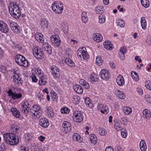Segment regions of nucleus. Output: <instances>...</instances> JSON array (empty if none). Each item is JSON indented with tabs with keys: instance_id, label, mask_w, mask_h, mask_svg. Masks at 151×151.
I'll list each match as a JSON object with an SVG mask.
<instances>
[{
	"instance_id": "1",
	"label": "nucleus",
	"mask_w": 151,
	"mask_h": 151,
	"mask_svg": "<svg viewBox=\"0 0 151 151\" xmlns=\"http://www.w3.org/2000/svg\"><path fill=\"white\" fill-rule=\"evenodd\" d=\"M4 140L8 145H14L19 142L18 137L14 133H5L3 134Z\"/></svg>"
},
{
	"instance_id": "2",
	"label": "nucleus",
	"mask_w": 151,
	"mask_h": 151,
	"mask_svg": "<svg viewBox=\"0 0 151 151\" xmlns=\"http://www.w3.org/2000/svg\"><path fill=\"white\" fill-rule=\"evenodd\" d=\"M9 9L10 14L14 18L17 19L21 16V11L19 6L16 3L10 2L9 5Z\"/></svg>"
},
{
	"instance_id": "3",
	"label": "nucleus",
	"mask_w": 151,
	"mask_h": 151,
	"mask_svg": "<svg viewBox=\"0 0 151 151\" xmlns=\"http://www.w3.org/2000/svg\"><path fill=\"white\" fill-rule=\"evenodd\" d=\"M33 101L29 99H24L20 103V109L24 114L27 115L28 113L29 110L27 109L31 108L33 105Z\"/></svg>"
},
{
	"instance_id": "4",
	"label": "nucleus",
	"mask_w": 151,
	"mask_h": 151,
	"mask_svg": "<svg viewBox=\"0 0 151 151\" xmlns=\"http://www.w3.org/2000/svg\"><path fill=\"white\" fill-rule=\"evenodd\" d=\"M42 111L40 106L38 105L33 104L29 110L30 114L35 118L39 119L42 115Z\"/></svg>"
},
{
	"instance_id": "5",
	"label": "nucleus",
	"mask_w": 151,
	"mask_h": 151,
	"mask_svg": "<svg viewBox=\"0 0 151 151\" xmlns=\"http://www.w3.org/2000/svg\"><path fill=\"white\" fill-rule=\"evenodd\" d=\"M35 73L37 74V76L39 78L38 84L40 86L46 84L47 82V75L40 69L35 71Z\"/></svg>"
},
{
	"instance_id": "6",
	"label": "nucleus",
	"mask_w": 151,
	"mask_h": 151,
	"mask_svg": "<svg viewBox=\"0 0 151 151\" xmlns=\"http://www.w3.org/2000/svg\"><path fill=\"white\" fill-rule=\"evenodd\" d=\"M16 63L19 65L25 67L28 66V62L23 56L17 54L15 57Z\"/></svg>"
},
{
	"instance_id": "7",
	"label": "nucleus",
	"mask_w": 151,
	"mask_h": 151,
	"mask_svg": "<svg viewBox=\"0 0 151 151\" xmlns=\"http://www.w3.org/2000/svg\"><path fill=\"white\" fill-rule=\"evenodd\" d=\"M77 55L81 60H86L89 58V55L84 47H80L77 51Z\"/></svg>"
},
{
	"instance_id": "8",
	"label": "nucleus",
	"mask_w": 151,
	"mask_h": 151,
	"mask_svg": "<svg viewBox=\"0 0 151 151\" xmlns=\"http://www.w3.org/2000/svg\"><path fill=\"white\" fill-rule=\"evenodd\" d=\"M63 4L60 2H55L52 4V10L55 13H61L63 10Z\"/></svg>"
},
{
	"instance_id": "9",
	"label": "nucleus",
	"mask_w": 151,
	"mask_h": 151,
	"mask_svg": "<svg viewBox=\"0 0 151 151\" xmlns=\"http://www.w3.org/2000/svg\"><path fill=\"white\" fill-rule=\"evenodd\" d=\"M72 117L75 122H81L83 120V115L81 111L76 110L73 111Z\"/></svg>"
},
{
	"instance_id": "10",
	"label": "nucleus",
	"mask_w": 151,
	"mask_h": 151,
	"mask_svg": "<svg viewBox=\"0 0 151 151\" xmlns=\"http://www.w3.org/2000/svg\"><path fill=\"white\" fill-rule=\"evenodd\" d=\"M33 54L34 57L37 59H41L44 57V53L42 49H40L37 47H35L32 50Z\"/></svg>"
},
{
	"instance_id": "11",
	"label": "nucleus",
	"mask_w": 151,
	"mask_h": 151,
	"mask_svg": "<svg viewBox=\"0 0 151 151\" xmlns=\"http://www.w3.org/2000/svg\"><path fill=\"white\" fill-rule=\"evenodd\" d=\"M50 72L54 79H58L60 76V73L58 68L55 65H52L50 68Z\"/></svg>"
},
{
	"instance_id": "12",
	"label": "nucleus",
	"mask_w": 151,
	"mask_h": 151,
	"mask_svg": "<svg viewBox=\"0 0 151 151\" xmlns=\"http://www.w3.org/2000/svg\"><path fill=\"white\" fill-rule=\"evenodd\" d=\"M50 40L52 44L56 47H59L61 44L60 38L57 35H53L50 37Z\"/></svg>"
},
{
	"instance_id": "13",
	"label": "nucleus",
	"mask_w": 151,
	"mask_h": 151,
	"mask_svg": "<svg viewBox=\"0 0 151 151\" xmlns=\"http://www.w3.org/2000/svg\"><path fill=\"white\" fill-rule=\"evenodd\" d=\"M7 93L9 97L13 100L20 99L22 96V95L21 93H17L16 92H13L11 89L9 90Z\"/></svg>"
},
{
	"instance_id": "14",
	"label": "nucleus",
	"mask_w": 151,
	"mask_h": 151,
	"mask_svg": "<svg viewBox=\"0 0 151 151\" xmlns=\"http://www.w3.org/2000/svg\"><path fill=\"white\" fill-rule=\"evenodd\" d=\"M62 129L63 132L65 133L70 132L71 129L70 124L68 122L64 121L62 124Z\"/></svg>"
},
{
	"instance_id": "15",
	"label": "nucleus",
	"mask_w": 151,
	"mask_h": 151,
	"mask_svg": "<svg viewBox=\"0 0 151 151\" xmlns=\"http://www.w3.org/2000/svg\"><path fill=\"white\" fill-rule=\"evenodd\" d=\"M99 76L103 80H108L110 78V74L109 72L105 69H103L101 71Z\"/></svg>"
},
{
	"instance_id": "16",
	"label": "nucleus",
	"mask_w": 151,
	"mask_h": 151,
	"mask_svg": "<svg viewBox=\"0 0 151 151\" xmlns=\"http://www.w3.org/2000/svg\"><path fill=\"white\" fill-rule=\"evenodd\" d=\"M46 115L50 118L53 117L55 115V113L53 111L52 108L50 106H47L45 110Z\"/></svg>"
},
{
	"instance_id": "17",
	"label": "nucleus",
	"mask_w": 151,
	"mask_h": 151,
	"mask_svg": "<svg viewBox=\"0 0 151 151\" xmlns=\"http://www.w3.org/2000/svg\"><path fill=\"white\" fill-rule=\"evenodd\" d=\"M0 30L4 33H7L9 31L8 27L6 24L1 21H0Z\"/></svg>"
},
{
	"instance_id": "18",
	"label": "nucleus",
	"mask_w": 151,
	"mask_h": 151,
	"mask_svg": "<svg viewBox=\"0 0 151 151\" xmlns=\"http://www.w3.org/2000/svg\"><path fill=\"white\" fill-rule=\"evenodd\" d=\"M39 124L41 127L45 128L48 127L49 124L47 119L45 118L40 119Z\"/></svg>"
},
{
	"instance_id": "19",
	"label": "nucleus",
	"mask_w": 151,
	"mask_h": 151,
	"mask_svg": "<svg viewBox=\"0 0 151 151\" xmlns=\"http://www.w3.org/2000/svg\"><path fill=\"white\" fill-rule=\"evenodd\" d=\"M42 47L44 50L47 52L49 55H51L52 53V48L51 45L48 43H44L42 45Z\"/></svg>"
},
{
	"instance_id": "20",
	"label": "nucleus",
	"mask_w": 151,
	"mask_h": 151,
	"mask_svg": "<svg viewBox=\"0 0 151 151\" xmlns=\"http://www.w3.org/2000/svg\"><path fill=\"white\" fill-rule=\"evenodd\" d=\"M40 68H34L32 70V74L30 76V78H31L32 81L34 82H37L38 81V79L37 78L36 76H37V74L35 73V71H36L38 69H40Z\"/></svg>"
},
{
	"instance_id": "21",
	"label": "nucleus",
	"mask_w": 151,
	"mask_h": 151,
	"mask_svg": "<svg viewBox=\"0 0 151 151\" xmlns=\"http://www.w3.org/2000/svg\"><path fill=\"white\" fill-rule=\"evenodd\" d=\"M116 81L118 85L120 86H122L124 84V81L123 76L119 75L116 78Z\"/></svg>"
},
{
	"instance_id": "22",
	"label": "nucleus",
	"mask_w": 151,
	"mask_h": 151,
	"mask_svg": "<svg viewBox=\"0 0 151 151\" xmlns=\"http://www.w3.org/2000/svg\"><path fill=\"white\" fill-rule=\"evenodd\" d=\"M93 40L97 42H100L103 39V37L102 35L99 33H95L93 36Z\"/></svg>"
},
{
	"instance_id": "23",
	"label": "nucleus",
	"mask_w": 151,
	"mask_h": 151,
	"mask_svg": "<svg viewBox=\"0 0 151 151\" xmlns=\"http://www.w3.org/2000/svg\"><path fill=\"white\" fill-rule=\"evenodd\" d=\"M35 38L38 42L43 43L44 41V38L42 35L41 33L37 32L35 35Z\"/></svg>"
},
{
	"instance_id": "24",
	"label": "nucleus",
	"mask_w": 151,
	"mask_h": 151,
	"mask_svg": "<svg viewBox=\"0 0 151 151\" xmlns=\"http://www.w3.org/2000/svg\"><path fill=\"white\" fill-rule=\"evenodd\" d=\"M10 111L13 115L16 118H18L20 116V114L19 110L16 108L12 107L10 109Z\"/></svg>"
},
{
	"instance_id": "25",
	"label": "nucleus",
	"mask_w": 151,
	"mask_h": 151,
	"mask_svg": "<svg viewBox=\"0 0 151 151\" xmlns=\"http://www.w3.org/2000/svg\"><path fill=\"white\" fill-rule=\"evenodd\" d=\"M73 88L75 91L78 93L81 94L83 91L82 87L78 84L74 85L73 86Z\"/></svg>"
},
{
	"instance_id": "26",
	"label": "nucleus",
	"mask_w": 151,
	"mask_h": 151,
	"mask_svg": "<svg viewBox=\"0 0 151 151\" xmlns=\"http://www.w3.org/2000/svg\"><path fill=\"white\" fill-rule=\"evenodd\" d=\"M104 47L107 49L111 50L113 48V44L110 41L104 42L103 43Z\"/></svg>"
},
{
	"instance_id": "27",
	"label": "nucleus",
	"mask_w": 151,
	"mask_h": 151,
	"mask_svg": "<svg viewBox=\"0 0 151 151\" xmlns=\"http://www.w3.org/2000/svg\"><path fill=\"white\" fill-rule=\"evenodd\" d=\"M48 22L45 19H40V25L43 28H47L48 25Z\"/></svg>"
},
{
	"instance_id": "28",
	"label": "nucleus",
	"mask_w": 151,
	"mask_h": 151,
	"mask_svg": "<svg viewBox=\"0 0 151 151\" xmlns=\"http://www.w3.org/2000/svg\"><path fill=\"white\" fill-rule=\"evenodd\" d=\"M81 18L82 20L83 23H86L88 22V18L86 12H82Z\"/></svg>"
},
{
	"instance_id": "29",
	"label": "nucleus",
	"mask_w": 151,
	"mask_h": 151,
	"mask_svg": "<svg viewBox=\"0 0 151 151\" xmlns=\"http://www.w3.org/2000/svg\"><path fill=\"white\" fill-rule=\"evenodd\" d=\"M143 114L144 117L147 119H149L151 117V114L150 111L147 109H145L143 111Z\"/></svg>"
},
{
	"instance_id": "30",
	"label": "nucleus",
	"mask_w": 151,
	"mask_h": 151,
	"mask_svg": "<svg viewBox=\"0 0 151 151\" xmlns=\"http://www.w3.org/2000/svg\"><path fill=\"white\" fill-rule=\"evenodd\" d=\"M139 147L142 151H146L147 149V146L144 140H141L140 142Z\"/></svg>"
},
{
	"instance_id": "31",
	"label": "nucleus",
	"mask_w": 151,
	"mask_h": 151,
	"mask_svg": "<svg viewBox=\"0 0 151 151\" xmlns=\"http://www.w3.org/2000/svg\"><path fill=\"white\" fill-rule=\"evenodd\" d=\"M89 79L90 81L92 83L98 81L97 75L94 73H92L90 76Z\"/></svg>"
},
{
	"instance_id": "32",
	"label": "nucleus",
	"mask_w": 151,
	"mask_h": 151,
	"mask_svg": "<svg viewBox=\"0 0 151 151\" xmlns=\"http://www.w3.org/2000/svg\"><path fill=\"white\" fill-rule=\"evenodd\" d=\"M123 111L124 113L126 115H129L132 111V109L130 107L128 106H124L123 108Z\"/></svg>"
},
{
	"instance_id": "33",
	"label": "nucleus",
	"mask_w": 151,
	"mask_h": 151,
	"mask_svg": "<svg viewBox=\"0 0 151 151\" xmlns=\"http://www.w3.org/2000/svg\"><path fill=\"white\" fill-rule=\"evenodd\" d=\"M79 83L81 85L83 86L86 89H88L90 88L89 84L86 82L83 79H81L79 81Z\"/></svg>"
},
{
	"instance_id": "34",
	"label": "nucleus",
	"mask_w": 151,
	"mask_h": 151,
	"mask_svg": "<svg viewBox=\"0 0 151 151\" xmlns=\"http://www.w3.org/2000/svg\"><path fill=\"white\" fill-rule=\"evenodd\" d=\"M95 11L96 13L101 14L104 12V7L102 6H99L96 7Z\"/></svg>"
},
{
	"instance_id": "35",
	"label": "nucleus",
	"mask_w": 151,
	"mask_h": 151,
	"mask_svg": "<svg viewBox=\"0 0 151 151\" xmlns=\"http://www.w3.org/2000/svg\"><path fill=\"white\" fill-rule=\"evenodd\" d=\"M89 137L91 143L95 144L97 142V138L94 134H91L89 135Z\"/></svg>"
},
{
	"instance_id": "36",
	"label": "nucleus",
	"mask_w": 151,
	"mask_h": 151,
	"mask_svg": "<svg viewBox=\"0 0 151 151\" xmlns=\"http://www.w3.org/2000/svg\"><path fill=\"white\" fill-rule=\"evenodd\" d=\"M141 24L142 29H145L147 28V23L145 18L142 17L141 18Z\"/></svg>"
},
{
	"instance_id": "37",
	"label": "nucleus",
	"mask_w": 151,
	"mask_h": 151,
	"mask_svg": "<svg viewBox=\"0 0 151 151\" xmlns=\"http://www.w3.org/2000/svg\"><path fill=\"white\" fill-rule=\"evenodd\" d=\"M65 62L66 64L70 66H75V63L69 58H66L65 59Z\"/></svg>"
},
{
	"instance_id": "38",
	"label": "nucleus",
	"mask_w": 151,
	"mask_h": 151,
	"mask_svg": "<svg viewBox=\"0 0 151 151\" xmlns=\"http://www.w3.org/2000/svg\"><path fill=\"white\" fill-rule=\"evenodd\" d=\"M50 94L52 100L54 101H57L58 99V96L57 93L54 91H52Z\"/></svg>"
},
{
	"instance_id": "39",
	"label": "nucleus",
	"mask_w": 151,
	"mask_h": 151,
	"mask_svg": "<svg viewBox=\"0 0 151 151\" xmlns=\"http://www.w3.org/2000/svg\"><path fill=\"white\" fill-rule=\"evenodd\" d=\"M96 63L98 65H102L103 63L102 58L100 56H97L96 59Z\"/></svg>"
},
{
	"instance_id": "40",
	"label": "nucleus",
	"mask_w": 151,
	"mask_h": 151,
	"mask_svg": "<svg viewBox=\"0 0 151 151\" xmlns=\"http://www.w3.org/2000/svg\"><path fill=\"white\" fill-rule=\"evenodd\" d=\"M85 102L87 106L92 108L93 106V104L91 102V99L89 98H86L85 99Z\"/></svg>"
},
{
	"instance_id": "41",
	"label": "nucleus",
	"mask_w": 151,
	"mask_h": 151,
	"mask_svg": "<svg viewBox=\"0 0 151 151\" xmlns=\"http://www.w3.org/2000/svg\"><path fill=\"white\" fill-rule=\"evenodd\" d=\"M116 93L119 97L122 99H124L125 97V95L124 93L119 90L116 91Z\"/></svg>"
},
{
	"instance_id": "42",
	"label": "nucleus",
	"mask_w": 151,
	"mask_h": 151,
	"mask_svg": "<svg viewBox=\"0 0 151 151\" xmlns=\"http://www.w3.org/2000/svg\"><path fill=\"white\" fill-rule=\"evenodd\" d=\"M114 127L115 129L118 131L122 129H121V125L120 123L117 121L114 122Z\"/></svg>"
},
{
	"instance_id": "43",
	"label": "nucleus",
	"mask_w": 151,
	"mask_h": 151,
	"mask_svg": "<svg viewBox=\"0 0 151 151\" xmlns=\"http://www.w3.org/2000/svg\"><path fill=\"white\" fill-rule=\"evenodd\" d=\"M132 78L135 81H137L139 80V77L138 74L134 71H132L131 73Z\"/></svg>"
},
{
	"instance_id": "44",
	"label": "nucleus",
	"mask_w": 151,
	"mask_h": 151,
	"mask_svg": "<svg viewBox=\"0 0 151 151\" xmlns=\"http://www.w3.org/2000/svg\"><path fill=\"white\" fill-rule=\"evenodd\" d=\"M142 5L145 8H148L150 5L149 2L148 0H140Z\"/></svg>"
},
{
	"instance_id": "45",
	"label": "nucleus",
	"mask_w": 151,
	"mask_h": 151,
	"mask_svg": "<svg viewBox=\"0 0 151 151\" xmlns=\"http://www.w3.org/2000/svg\"><path fill=\"white\" fill-rule=\"evenodd\" d=\"M116 23L117 25L120 27H123L125 25L124 22L121 19H119L117 20Z\"/></svg>"
},
{
	"instance_id": "46",
	"label": "nucleus",
	"mask_w": 151,
	"mask_h": 151,
	"mask_svg": "<svg viewBox=\"0 0 151 151\" xmlns=\"http://www.w3.org/2000/svg\"><path fill=\"white\" fill-rule=\"evenodd\" d=\"M18 130V129L17 126L14 125L12 126L11 128L10 129L11 133H14L15 134Z\"/></svg>"
},
{
	"instance_id": "47",
	"label": "nucleus",
	"mask_w": 151,
	"mask_h": 151,
	"mask_svg": "<svg viewBox=\"0 0 151 151\" xmlns=\"http://www.w3.org/2000/svg\"><path fill=\"white\" fill-rule=\"evenodd\" d=\"M101 112L102 113L107 114L109 112V108L108 106H105L103 109L101 110Z\"/></svg>"
},
{
	"instance_id": "48",
	"label": "nucleus",
	"mask_w": 151,
	"mask_h": 151,
	"mask_svg": "<svg viewBox=\"0 0 151 151\" xmlns=\"http://www.w3.org/2000/svg\"><path fill=\"white\" fill-rule=\"evenodd\" d=\"M99 22L100 23H103L105 22L106 18L105 16L103 15H101L99 17Z\"/></svg>"
},
{
	"instance_id": "49",
	"label": "nucleus",
	"mask_w": 151,
	"mask_h": 151,
	"mask_svg": "<svg viewBox=\"0 0 151 151\" xmlns=\"http://www.w3.org/2000/svg\"><path fill=\"white\" fill-rule=\"evenodd\" d=\"M73 139L74 140L80 141V136L78 134L75 133L73 135Z\"/></svg>"
},
{
	"instance_id": "50",
	"label": "nucleus",
	"mask_w": 151,
	"mask_h": 151,
	"mask_svg": "<svg viewBox=\"0 0 151 151\" xmlns=\"http://www.w3.org/2000/svg\"><path fill=\"white\" fill-rule=\"evenodd\" d=\"M12 30L14 32L17 34L19 33L20 31V27L17 26V25L13 28Z\"/></svg>"
},
{
	"instance_id": "51",
	"label": "nucleus",
	"mask_w": 151,
	"mask_h": 151,
	"mask_svg": "<svg viewBox=\"0 0 151 151\" xmlns=\"http://www.w3.org/2000/svg\"><path fill=\"white\" fill-rule=\"evenodd\" d=\"M99 133L101 135H105L107 133V132L103 128H100L98 129Z\"/></svg>"
},
{
	"instance_id": "52",
	"label": "nucleus",
	"mask_w": 151,
	"mask_h": 151,
	"mask_svg": "<svg viewBox=\"0 0 151 151\" xmlns=\"http://www.w3.org/2000/svg\"><path fill=\"white\" fill-rule=\"evenodd\" d=\"M38 147L36 144L33 143L31 144V149L32 151H38Z\"/></svg>"
},
{
	"instance_id": "53",
	"label": "nucleus",
	"mask_w": 151,
	"mask_h": 151,
	"mask_svg": "<svg viewBox=\"0 0 151 151\" xmlns=\"http://www.w3.org/2000/svg\"><path fill=\"white\" fill-rule=\"evenodd\" d=\"M61 112L63 114L68 113L70 111V110L68 108L66 107H64L61 109Z\"/></svg>"
},
{
	"instance_id": "54",
	"label": "nucleus",
	"mask_w": 151,
	"mask_h": 151,
	"mask_svg": "<svg viewBox=\"0 0 151 151\" xmlns=\"http://www.w3.org/2000/svg\"><path fill=\"white\" fill-rule=\"evenodd\" d=\"M12 78H13V81L17 80V79L20 78L19 73L16 72H14L13 73Z\"/></svg>"
},
{
	"instance_id": "55",
	"label": "nucleus",
	"mask_w": 151,
	"mask_h": 151,
	"mask_svg": "<svg viewBox=\"0 0 151 151\" xmlns=\"http://www.w3.org/2000/svg\"><path fill=\"white\" fill-rule=\"evenodd\" d=\"M120 122L124 125H126L127 124V119L124 116H121L120 118Z\"/></svg>"
},
{
	"instance_id": "56",
	"label": "nucleus",
	"mask_w": 151,
	"mask_h": 151,
	"mask_svg": "<svg viewBox=\"0 0 151 151\" xmlns=\"http://www.w3.org/2000/svg\"><path fill=\"white\" fill-rule=\"evenodd\" d=\"M145 85L147 89L151 91V81H146L145 82Z\"/></svg>"
},
{
	"instance_id": "57",
	"label": "nucleus",
	"mask_w": 151,
	"mask_h": 151,
	"mask_svg": "<svg viewBox=\"0 0 151 151\" xmlns=\"http://www.w3.org/2000/svg\"><path fill=\"white\" fill-rule=\"evenodd\" d=\"M7 68L2 65H0V71L2 73H6L7 72Z\"/></svg>"
},
{
	"instance_id": "58",
	"label": "nucleus",
	"mask_w": 151,
	"mask_h": 151,
	"mask_svg": "<svg viewBox=\"0 0 151 151\" xmlns=\"http://www.w3.org/2000/svg\"><path fill=\"white\" fill-rule=\"evenodd\" d=\"M32 136L31 134L27 133L25 135V137L27 141H29L32 138Z\"/></svg>"
},
{
	"instance_id": "59",
	"label": "nucleus",
	"mask_w": 151,
	"mask_h": 151,
	"mask_svg": "<svg viewBox=\"0 0 151 151\" xmlns=\"http://www.w3.org/2000/svg\"><path fill=\"white\" fill-rule=\"evenodd\" d=\"M121 135L122 137L125 138H126L127 135V131L126 130H125L123 129L121 130Z\"/></svg>"
},
{
	"instance_id": "60",
	"label": "nucleus",
	"mask_w": 151,
	"mask_h": 151,
	"mask_svg": "<svg viewBox=\"0 0 151 151\" xmlns=\"http://www.w3.org/2000/svg\"><path fill=\"white\" fill-rule=\"evenodd\" d=\"M126 47L124 46L121 47L120 49V53L121 54H124L126 52Z\"/></svg>"
},
{
	"instance_id": "61",
	"label": "nucleus",
	"mask_w": 151,
	"mask_h": 151,
	"mask_svg": "<svg viewBox=\"0 0 151 151\" xmlns=\"http://www.w3.org/2000/svg\"><path fill=\"white\" fill-rule=\"evenodd\" d=\"M145 98L148 103L151 104V97L150 95H146L145 96Z\"/></svg>"
},
{
	"instance_id": "62",
	"label": "nucleus",
	"mask_w": 151,
	"mask_h": 151,
	"mask_svg": "<svg viewBox=\"0 0 151 151\" xmlns=\"http://www.w3.org/2000/svg\"><path fill=\"white\" fill-rule=\"evenodd\" d=\"M72 100L75 104H77L78 102V97L76 96H73L72 98Z\"/></svg>"
},
{
	"instance_id": "63",
	"label": "nucleus",
	"mask_w": 151,
	"mask_h": 151,
	"mask_svg": "<svg viewBox=\"0 0 151 151\" xmlns=\"http://www.w3.org/2000/svg\"><path fill=\"white\" fill-rule=\"evenodd\" d=\"M13 82L15 84H17L19 85L22 84L21 78H20L16 81H14Z\"/></svg>"
},
{
	"instance_id": "64",
	"label": "nucleus",
	"mask_w": 151,
	"mask_h": 151,
	"mask_svg": "<svg viewBox=\"0 0 151 151\" xmlns=\"http://www.w3.org/2000/svg\"><path fill=\"white\" fill-rule=\"evenodd\" d=\"M137 91L140 95H142L143 94V91L141 88H137Z\"/></svg>"
}]
</instances>
